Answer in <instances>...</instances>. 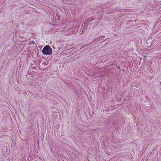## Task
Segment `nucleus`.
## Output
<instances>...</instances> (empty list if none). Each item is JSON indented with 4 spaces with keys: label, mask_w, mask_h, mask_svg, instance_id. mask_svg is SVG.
Segmentation results:
<instances>
[{
    "label": "nucleus",
    "mask_w": 161,
    "mask_h": 161,
    "mask_svg": "<svg viewBox=\"0 0 161 161\" xmlns=\"http://www.w3.org/2000/svg\"><path fill=\"white\" fill-rule=\"evenodd\" d=\"M30 44H34L35 43V42L33 41H30Z\"/></svg>",
    "instance_id": "3"
},
{
    "label": "nucleus",
    "mask_w": 161,
    "mask_h": 161,
    "mask_svg": "<svg viewBox=\"0 0 161 161\" xmlns=\"http://www.w3.org/2000/svg\"><path fill=\"white\" fill-rule=\"evenodd\" d=\"M42 53L45 55H49L52 53L53 50L48 45L45 46L43 48Z\"/></svg>",
    "instance_id": "2"
},
{
    "label": "nucleus",
    "mask_w": 161,
    "mask_h": 161,
    "mask_svg": "<svg viewBox=\"0 0 161 161\" xmlns=\"http://www.w3.org/2000/svg\"><path fill=\"white\" fill-rule=\"evenodd\" d=\"M80 130L83 132H85V130L84 129L82 128Z\"/></svg>",
    "instance_id": "4"
},
{
    "label": "nucleus",
    "mask_w": 161,
    "mask_h": 161,
    "mask_svg": "<svg viewBox=\"0 0 161 161\" xmlns=\"http://www.w3.org/2000/svg\"><path fill=\"white\" fill-rule=\"evenodd\" d=\"M80 24V22L77 21L71 22V32L74 34H76L78 31V28Z\"/></svg>",
    "instance_id": "1"
},
{
    "label": "nucleus",
    "mask_w": 161,
    "mask_h": 161,
    "mask_svg": "<svg viewBox=\"0 0 161 161\" xmlns=\"http://www.w3.org/2000/svg\"><path fill=\"white\" fill-rule=\"evenodd\" d=\"M79 133L80 134H82V133H80V132H79Z\"/></svg>",
    "instance_id": "5"
}]
</instances>
